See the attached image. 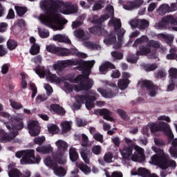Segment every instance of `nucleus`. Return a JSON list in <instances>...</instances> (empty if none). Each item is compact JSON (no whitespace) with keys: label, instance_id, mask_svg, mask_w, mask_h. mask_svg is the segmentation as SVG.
<instances>
[{"label":"nucleus","instance_id":"obj_58","mask_svg":"<svg viewBox=\"0 0 177 177\" xmlns=\"http://www.w3.org/2000/svg\"><path fill=\"white\" fill-rule=\"evenodd\" d=\"M154 143L158 147H162V146H165V142L160 138H155Z\"/></svg>","mask_w":177,"mask_h":177},{"label":"nucleus","instance_id":"obj_38","mask_svg":"<svg viewBox=\"0 0 177 177\" xmlns=\"http://www.w3.org/2000/svg\"><path fill=\"white\" fill-rule=\"evenodd\" d=\"M17 41L13 39H8L7 41V48L9 50H15L17 48Z\"/></svg>","mask_w":177,"mask_h":177},{"label":"nucleus","instance_id":"obj_54","mask_svg":"<svg viewBox=\"0 0 177 177\" xmlns=\"http://www.w3.org/2000/svg\"><path fill=\"white\" fill-rule=\"evenodd\" d=\"M30 90L32 92L31 97L32 99H34V97L37 96V93H38V89L37 88V86H35V84H30Z\"/></svg>","mask_w":177,"mask_h":177},{"label":"nucleus","instance_id":"obj_49","mask_svg":"<svg viewBox=\"0 0 177 177\" xmlns=\"http://www.w3.org/2000/svg\"><path fill=\"white\" fill-rule=\"evenodd\" d=\"M125 30H124L123 28H120L118 31V40L119 42H122L123 41V38H124V35H125Z\"/></svg>","mask_w":177,"mask_h":177},{"label":"nucleus","instance_id":"obj_44","mask_svg":"<svg viewBox=\"0 0 177 177\" xmlns=\"http://www.w3.org/2000/svg\"><path fill=\"white\" fill-rule=\"evenodd\" d=\"M9 102L11 107H12V109L15 110H20V109H23V104H21L20 102H16L13 100H10Z\"/></svg>","mask_w":177,"mask_h":177},{"label":"nucleus","instance_id":"obj_23","mask_svg":"<svg viewBox=\"0 0 177 177\" xmlns=\"http://www.w3.org/2000/svg\"><path fill=\"white\" fill-rule=\"evenodd\" d=\"M150 52H151V48H150L149 46L146 44H142L139 46V50H137L136 55L146 56V55H149Z\"/></svg>","mask_w":177,"mask_h":177},{"label":"nucleus","instance_id":"obj_5","mask_svg":"<svg viewBox=\"0 0 177 177\" xmlns=\"http://www.w3.org/2000/svg\"><path fill=\"white\" fill-rule=\"evenodd\" d=\"M149 129L151 133H156V132H164V133L168 137L169 140H172L174 138L169 124L165 122H160L159 124L152 123L149 125Z\"/></svg>","mask_w":177,"mask_h":177},{"label":"nucleus","instance_id":"obj_1","mask_svg":"<svg viewBox=\"0 0 177 177\" xmlns=\"http://www.w3.org/2000/svg\"><path fill=\"white\" fill-rule=\"evenodd\" d=\"M40 8L44 10L46 15L41 14L39 20L47 26L50 27L53 24H60V15L59 12L63 15H71L72 13H78V6L71 3H64V1L55 0L49 1L48 0H42L40 2Z\"/></svg>","mask_w":177,"mask_h":177},{"label":"nucleus","instance_id":"obj_40","mask_svg":"<svg viewBox=\"0 0 177 177\" xmlns=\"http://www.w3.org/2000/svg\"><path fill=\"white\" fill-rule=\"evenodd\" d=\"M9 177H21V172L19 169L12 168L8 171Z\"/></svg>","mask_w":177,"mask_h":177},{"label":"nucleus","instance_id":"obj_13","mask_svg":"<svg viewBox=\"0 0 177 177\" xmlns=\"http://www.w3.org/2000/svg\"><path fill=\"white\" fill-rule=\"evenodd\" d=\"M28 129L30 135L32 136H38L41 133L39 122L36 120H32L28 123Z\"/></svg>","mask_w":177,"mask_h":177},{"label":"nucleus","instance_id":"obj_55","mask_svg":"<svg viewBox=\"0 0 177 177\" xmlns=\"http://www.w3.org/2000/svg\"><path fill=\"white\" fill-rule=\"evenodd\" d=\"M112 23L113 24V28L115 31H118V30H121L122 24L121 21L117 20H113Z\"/></svg>","mask_w":177,"mask_h":177},{"label":"nucleus","instance_id":"obj_35","mask_svg":"<svg viewBox=\"0 0 177 177\" xmlns=\"http://www.w3.org/2000/svg\"><path fill=\"white\" fill-rule=\"evenodd\" d=\"M154 77L157 80H162L167 77V72L165 69H159L156 73H154Z\"/></svg>","mask_w":177,"mask_h":177},{"label":"nucleus","instance_id":"obj_11","mask_svg":"<svg viewBox=\"0 0 177 177\" xmlns=\"http://www.w3.org/2000/svg\"><path fill=\"white\" fill-rule=\"evenodd\" d=\"M80 64V59L73 60V59H66L61 61L59 63L55 64L53 66V68L58 71H63L64 68L70 67V66H78Z\"/></svg>","mask_w":177,"mask_h":177},{"label":"nucleus","instance_id":"obj_43","mask_svg":"<svg viewBox=\"0 0 177 177\" xmlns=\"http://www.w3.org/2000/svg\"><path fill=\"white\" fill-rule=\"evenodd\" d=\"M79 168L82 172H83L85 175H88V174H91V167L86 164L82 163L79 165Z\"/></svg>","mask_w":177,"mask_h":177},{"label":"nucleus","instance_id":"obj_2","mask_svg":"<svg viewBox=\"0 0 177 177\" xmlns=\"http://www.w3.org/2000/svg\"><path fill=\"white\" fill-rule=\"evenodd\" d=\"M152 150L156 153L151 157V161L153 165H158L161 169H168L169 167H176V162L171 160L169 155L165 153L164 150L152 147Z\"/></svg>","mask_w":177,"mask_h":177},{"label":"nucleus","instance_id":"obj_52","mask_svg":"<svg viewBox=\"0 0 177 177\" xmlns=\"http://www.w3.org/2000/svg\"><path fill=\"white\" fill-rule=\"evenodd\" d=\"M159 38L165 39V41H168L169 42H172L174 41V36L165 35L164 33L159 35Z\"/></svg>","mask_w":177,"mask_h":177},{"label":"nucleus","instance_id":"obj_46","mask_svg":"<svg viewBox=\"0 0 177 177\" xmlns=\"http://www.w3.org/2000/svg\"><path fill=\"white\" fill-rule=\"evenodd\" d=\"M158 68V65L156 63L151 64H147L144 66V69L145 71H154V70H157Z\"/></svg>","mask_w":177,"mask_h":177},{"label":"nucleus","instance_id":"obj_9","mask_svg":"<svg viewBox=\"0 0 177 177\" xmlns=\"http://www.w3.org/2000/svg\"><path fill=\"white\" fill-rule=\"evenodd\" d=\"M44 163L47 167H49L52 170H53L55 175L57 176H66L67 171L64 169L63 167H59V165H57V161H56L55 159H52L50 156H48L45 159Z\"/></svg>","mask_w":177,"mask_h":177},{"label":"nucleus","instance_id":"obj_34","mask_svg":"<svg viewBox=\"0 0 177 177\" xmlns=\"http://www.w3.org/2000/svg\"><path fill=\"white\" fill-rule=\"evenodd\" d=\"M15 9L17 12V15H18L19 17H23V16L27 13V8L26 7L15 6Z\"/></svg>","mask_w":177,"mask_h":177},{"label":"nucleus","instance_id":"obj_59","mask_svg":"<svg viewBox=\"0 0 177 177\" xmlns=\"http://www.w3.org/2000/svg\"><path fill=\"white\" fill-rule=\"evenodd\" d=\"M40 38H48L49 37V31L46 30H39Z\"/></svg>","mask_w":177,"mask_h":177},{"label":"nucleus","instance_id":"obj_56","mask_svg":"<svg viewBox=\"0 0 177 177\" xmlns=\"http://www.w3.org/2000/svg\"><path fill=\"white\" fill-rule=\"evenodd\" d=\"M148 46H151V48H154L156 49L155 50H157L160 46L158 44V41L151 40L148 44Z\"/></svg>","mask_w":177,"mask_h":177},{"label":"nucleus","instance_id":"obj_14","mask_svg":"<svg viewBox=\"0 0 177 177\" xmlns=\"http://www.w3.org/2000/svg\"><path fill=\"white\" fill-rule=\"evenodd\" d=\"M77 84H79V85H74V89L76 92L90 91V89H92V86H93V82L78 80Z\"/></svg>","mask_w":177,"mask_h":177},{"label":"nucleus","instance_id":"obj_6","mask_svg":"<svg viewBox=\"0 0 177 177\" xmlns=\"http://www.w3.org/2000/svg\"><path fill=\"white\" fill-rule=\"evenodd\" d=\"M55 145L57 147L58 151L53 156V158L58 162V164L63 165L67 162L66 156H64V151H67V149H68V145L63 140H57L55 142Z\"/></svg>","mask_w":177,"mask_h":177},{"label":"nucleus","instance_id":"obj_15","mask_svg":"<svg viewBox=\"0 0 177 177\" xmlns=\"http://www.w3.org/2000/svg\"><path fill=\"white\" fill-rule=\"evenodd\" d=\"M136 1H127L126 5L123 6V8L125 10H133V9H138V8H140L142 5L144 3L143 0H134Z\"/></svg>","mask_w":177,"mask_h":177},{"label":"nucleus","instance_id":"obj_28","mask_svg":"<svg viewBox=\"0 0 177 177\" xmlns=\"http://www.w3.org/2000/svg\"><path fill=\"white\" fill-rule=\"evenodd\" d=\"M110 17H114V15H101V17L97 19L93 18L92 20V24H102L103 21H106V20H107L108 19H110Z\"/></svg>","mask_w":177,"mask_h":177},{"label":"nucleus","instance_id":"obj_30","mask_svg":"<svg viewBox=\"0 0 177 177\" xmlns=\"http://www.w3.org/2000/svg\"><path fill=\"white\" fill-rule=\"evenodd\" d=\"M138 174L142 177H157V175L152 174L150 171L145 168L140 167L138 168Z\"/></svg>","mask_w":177,"mask_h":177},{"label":"nucleus","instance_id":"obj_33","mask_svg":"<svg viewBox=\"0 0 177 177\" xmlns=\"http://www.w3.org/2000/svg\"><path fill=\"white\" fill-rule=\"evenodd\" d=\"M61 128L62 133H67L71 131V124L68 121L64 122L61 123Z\"/></svg>","mask_w":177,"mask_h":177},{"label":"nucleus","instance_id":"obj_41","mask_svg":"<svg viewBox=\"0 0 177 177\" xmlns=\"http://www.w3.org/2000/svg\"><path fill=\"white\" fill-rule=\"evenodd\" d=\"M116 113L121 117L122 120H124V121H129V116H128V114H127L125 111L118 109H117Z\"/></svg>","mask_w":177,"mask_h":177},{"label":"nucleus","instance_id":"obj_61","mask_svg":"<svg viewBox=\"0 0 177 177\" xmlns=\"http://www.w3.org/2000/svg\"><path fill=\"white\" fill-rule=\"evenodd\" d=\"M138 59H139V57H138L130 56L127 59V61L128 62V63H131L133 64H135L138 63Z\"/></svg>","mask_w":177,"mask_h":177},{"label":"nucleus","instance_id":"obj_18","mask_svg":"<svg viewBox=\"0 0 177 177\" xmlns=\"http://www.w3.org/2000/svg\"><path fill=\"white\" fill-rule=\"evenodd\" d=\"M99 70L100 73H102V74H107L109 70H115V65L106 61L100 66Z\"/></svg>","mask_w":177,"mask_h":177},{"label":"nucleus","instance_id":"obj_22","mask_svg":"<svg viewBox=\"0 0 177 177\" xmlns=\"http://www.w3.org/2000/svg\"><path fill=\"white\" fill-rule=\"evenodd\" d=\"M80 156L85 164H89V158H91V156H92V152L85 147L80 150Z\"/></svg>","mask_w":177,"mask_h":177},{"label":"nucleus","instance_id":"obj_57","mask_svg":"<svg viewBox=\"0 0 177 177\" xmlns=\"http://www.w3.org/2000/svg\"><path fill=\"white\" fill-rule=\"evenodd\" d=\"M111 160H113V153H111V152L105 153L104 156V160L106 162H111Z\"/></svg>","mask_w":177,"mask_h":177},{"label":"nucleus","instance_id":"obj_12","mask_svg":"<svg viewBox=\"0 0 177 177\" xmlns=\"http://www.w3.org/2000/svg\"><path fill=\"white\" fill-rule=\"evenodd\" d=\"M142 88H146L147 91H149V96L151 97H154V96L157 94V89H158V87L153 83V82L150 80H144L142 82L141 84Z\"/></svg>","mask_w":177,"mask_h":177},{"label":"nucleus","instance_id":"obj_62","mask_svg":"<svg viewBox=\"0 0 177 177\" xmlns=\"http://www.w3.org/2000/svg\"><path fill=\"white\" fill-rule=\"evenodd\" d=\"M169 153L173 158H177V147H171L169 148Z\"/></svg>","mask_w":177,"mask_h":177},{"label":"nucleus","instance_id":"obj_37","mask_svg":"<svg viewBox=\"0 0 177 177\" xmlns=\"http://www.w3.org/2000/svg\"><path fill=\"white\" fill-rule=\"evenodd\" d=\"M169 80L177 82V68H171L169 70Z\"/></svg>","mask_w":177,"mask_h":177},{"label":"nucleus","instance_id":"obj_36","mask_svg":"<svg viewBox=\"0 0 177 177\" xmlns=\"http://www.w3.org/2000/svg\"><path fill=\"white\" fill-rule=\"evenodd\" d=\"M75 37L78 38V39H89V38L84 39L85 37V31L81 28H78L74 31Z\"/></svg>","mask_w":177,"mask_h":177},{"label":"nucleus","instance_id":"obj_7","mask_svg":"<svg viewBox=\"0 0 177 177\" xmlns=\"http://www.w3.org/2000/svg\"><path fill=\"white\" fill-rule=\"evenodd\" d=\"M89 32L91 34H94L95 35H96V34H97L98 32H104V35L106 37L104 39V42L106 45H114V44L117 42V37L115 36V34L113 33V32H111L110 34H109V32H107V30H102V26H96L90 28Z\"/></svg>","mask_w":177,"mask_h":177},{"label":"nucleus","instance_id":"obj_29","mask_svg":"<svg viewBox=\"0 0 177 177\" xmlns=\"http://www.w3.org/2000/svg\"><path fill=\"white\" fill-rule=\"evenodd\" d=\"M69 157L71 161H73V162H75L77 160H78L80 156L78 155V152L75 149V148H70L69 149Z\"/></svg>","mask_w":177,"mask_h":177},{"label":"nucleus","instance_id":"obj_50","mask_svg":"<svg viewBox=\"0 0 177 177\" xmlns=\"http://www.w3.org/2000/svg\"><path fill=\"white\" fill-rule=\"evenodd\" d=\"M92 152L95 156H99L102 153V147L100 145H94L92 148Z\"/></svg>","mask_w":177,"mask_h":177},{"label":"nucleus","instance_id":"obj_45","mask_svg":"<svg viewBox=\"0 0 177 177\" xmlns=\"http://www.w3.org/2000/svg\"><path fill=\"white\" fill-rule=\"evenodd\" d=\"M39 49H40V47L38 44H32L30 50V55H32V56H35V55H38L39 53Z\"/></svg>","mask_w":177,"mask_h":177},{"label":"nucleus","instance_id":"obj_10","mask_svg":"<svg viewBox=\"0 0 177 177\" xmlns=\"http://www.w3.org/2000/svg\"><path fill=\"white\" fill-rule=\"evenodd\" d=\"M35 72L40 78L48 77L51 82H57V81H59L60 80L57 75L52 74L50 71L46 69L45 66H41L39 64L37 65L35 67Z\"/></svg>","mask_w":177,"mask_h":177},{"label":"nucleus","instance_id":"obj_48","mask_svg":"<svg viewBox=\"0 0 177 177\" xmlns=\"http://www.w3.org/2000/svg\"><path fill=\"white\" fill-rule=\"evenodd\" d=\"M169 84L167 86V92H172L174 89H175V87L177 86V82L176 81H172L169 79Z\"/></svg>","mask_w":177,"mask_h":177},{"label":"nucleus","instance_id":"obj_17","mask_svg":"<svg viewBox=\"0 0 177 177\" xmlns=\"http://www.w3.org/2000/svg\"><path fill=\"white\" fill-rule=\"evenodd\" d=\"M75 99L77 103H80L82 104H85L86 100H95V95H91L88 93L86 94H81V95H76L75 96Z\"/></svg>","mask_w":177,"mask_h":177},{"label":"nucleus","instance_id":"obj_64","mask_svg":"<svg viewBox=\"0 0 177 177\" xmlns=\"http://www.w3.org/2000/svg\"><path fill=\"white\" fill-rule=\"evenodd\" d=\"M48 129L50 133H55V132L59 129V127H57L56 124H52L48 128Z\"/></svg>","mask_w":177,"mask_h":177},{"label":"nucleus","instance_id":"obj_31","mask_svg":"<svg viewBox=\"0 0 177 177\" xmlns=\"http://www.w3.org/2000/svg\"><path fill=\"white\" fill-rule=\"evenodd\" d=\"M163 21L166 22V24H171L172 26H177V19H175L172 15H168L163 17Z\"/></svg>","mask_w":177,"mask_h":177},{"label":"nucleus","instance_id":"obj_26","mask_svg":"<svg viewBox=\"0 0 177 177\" xmlns=\"http://www.w3.org/2000/svg\"><path fill=\"white\" fill-rule=\"evenodd\" d=\"M37 153L40 154H49L53 151V148L50 146H40L36 149Z\"/></svg>","mask_w":177,"mask_h":177},{"label":"nucleus","instance_id":"obj_51","mask_svg":"<svg viewBox=\"0 0 177 177\" xmlns=\"http://www.w3.org/2000/svg\"><path fill=\"white\" fill-rule=\"evenodd\" d=\"M82 146L83 147H87L88 143H89V138H88V136L86 134H82Z\"/></svg>","mask_w":177,"mask_h":177},{"label":"nucleus","instance_id":"obj_16","mask_svg":"<svg viewBox=\"0 0 177 177\" xmlns=\"http://www.w3.org/2000/svg\"><path fill=\"white\" fill-rule=\"evenodd\" d=\"M97 91L104 97H114L116 93H118L117 87H115V91L110 88L103 89L102 88H98Z\"/></svg>","mask_w":177,"mask_h":177},{"label":"nucleus","instance_id":"obj_20","mask_svg":"<svg viewBox=\"0 0 177 177\" xmlns=\"http://www.w3.org/2000/svg\"><path fill=\"white\" fill-rule=\"evenodd\" d=\"M95 113H98L100 115H102L104 120H106L107 121H113V118L111 117L113 112L110 111L107 109H97L95 111Z\"/></svg>","mask_w":177,"mask_h":177},{"label":"nucleus","instance_id":"obj_63","mask_svg":"<svg viewBox=\"0 0 177 177\" xmlns=\"http://www.w3.org/2000/svg\"><path fill=\"white\" fill-rule=\"evenodd\" d=\"M24 128V123L23 122V120H20L18 121V122L15 125V129L17 131H21Z\"/></svg>","mask_w":177,"mask_h":177},{"label":"nucleus","instance_id":"obj_32","mask_svg":"<svg viewBox=\"0 0 177 177\" xmlns=\"http://www.w3.org/2000/svg\"><path fill=\"white\" fill-rule=\"evenodd\" d=\"M146 42H149V37L146 35H142L135 40L133 46H134V48H137L139 44H146Z\"/></svg>","mask_w":177,"mask_h":177},{"label":"nucleus","instance_id":"obj_3","mask_svg":"<svg viewBox=\"0 0 177 177\" xmlns=\"http://www.w3.org/2000/svg\"><path fill=\"white\" fill-rule=\"evenodd\" d=\"M133 151V145L124 147L122 149L120 150L124 160L127 161L131 160V161H134L135 162H145L146 156H145V150L142 148L137 147L136 151L132 155Z\"/></svg>","mask_w":177,"mask_h":177},{"label":"nucleus","instance_id":"obj_39","mask_svg":"<svg viewBox=\"0 0 177 177\" xmlns=\"http://www.w3.org/2000/svg\"><path fill=\"white\" fill-rule=\"evenodd\" d=\"M46 50L50 53H59L60 52V49L58 47H56L55 44H50L46 46Z\"/></svg>","mask_w":177,"mask_h":177},{"label":"nucleus","instance_id":"obj_27","mask_svg":"<svg viewBox=\"0 0 177 177\" xmlns=\"http://www.w3.org/2000/svg\"><path fill=\"white\" fill-rule=\"evenodd\" d=\"M131 81L129 79H120L118 82V86L121 89V91H124L128 88Z\"/></svg>","mask_w":177,"mask_h":177},{"label":"nucleus","instance_id":"obj_21","mask_svg":"<svg viewBox=\"0 0 177 177\" xmlns=\"http://www.w3.org/2000/svg\"><path fill=\"white\" fill-rule=\"evenodd\" d=\"M131 27H138L141 30H145V28H147L149 27V21L146 19H139L136 21H133L131 24Z\"/></svg>","mask_w":177,"mask_h":177},{"label":"nucleus","instance_id":"obj_4","mask_svg":"<svg viewBox=\"0 0 177 177\" xmlns=\"http://www.w3.org/2000/svg\"><path fill=\"white\" fill-rule=\"evenodd\" d=\"M79 68H81L83 71L82 75H78L75 79H73V84H78V81H88L93 82V80L89 78V75H91V70L93 66H95V61H87L85 62L82 59H80L79 61Z\"/></svg>","mask_w":177,"mask_h":177},{"label":"nucleus","instance_id":"obj_8","mask_svg":"<svg viewBox=\"0 0 177 177\" xmlns=\"http://www.w3.org/2000/svg\"><path fill=\"white\" fill-rule=\"evenodd\" d=\"M24 157L20 160L21 165H27L28 164H39L41 162V156L37 155L35 156V151L34 149L24 150Z\"/></svg>","mask_w":177,"mask_h":177},{"label":"nucleus","instance_id":"obj_53","mask_svg":"<svg viewBox=\"0 0 177 177\" xmlns=\"http://www.w3.org/2000/svg\"><path fill=\"white\" fill-rule=\"evenodd\" d=\"M45 140H46L45 136L37 137V138H35L34 139V143L35 145H39V146H41V145H42V143H44Z\"/></svg>","mask_w":177,"mask_h":177},{"label":"nucleus","instance_id":"obj_60","mask_svg":"<svg viewBox=\"0 0 177 177\" xmlns=\"http://www.w3.org/2000/svg\"><path fill=\"white\" fill-rule=\"evenodd\" d=\"M93 139H95V140H97V142H100V143H103L104 140H103V135L100 134V133H95L93 136Z\"/></svg>","mask_w":177,"mask_h":177},{"label":"nucleus","instance_id":"obj_42","mask_svg":"<svg viewBox=\"0 0 177 177\" xmlns=\"http://www.w3.org/2000/svg\"><path fill=\"white\" fill-rule=\"evenodd\" d=\"M95 100H88L86 101V102H84L86 109H87V110H92V109L95 107V102H96L97 98L95 96Z\"/></svg>","mask_w":177,"mask_h":177},{"label":"nucleus","instance_id":"obj_25","mask_svg":"<svg viewBox=\"0 0 177 177\" xmlns=\"http://www.w3.org/2000/svg\"><path fill=\"white\" fill-rule=\"evenodd\" d=\"M53 41H57L58 42H64V44H71V40L68 37L63 35L62 34L55 35L53 37Z\"/></svg>","mask_w":177,"mask_h":177},{"label":"nucleus","instance_id":"obj_47","mask_svg":"<svg viewBox=\"0 0 177 177\" xmlns=\"http://www.w3.org/2000/svg\"><path fill=\"white\" fill-rule=\"evenodd\" d=\"M112 57L115 59L116 60H121L124 58V54L118 52V51H113L111 53Z\"/></svg>","mask_w":177,"mask_h":177},{"label":"nucleus","instance_id":"obj_24","mask_svg":"<svg viewBox=\"0 0 177 177\" xmlns=\"http://www.w3.org/2000/svg\"><path fill=\"white\" fill-rule=\"evenodd\" d=\"M19 135V131H13L10 134H3L1 138H0V142L3 143H6L8 142H10V140H13L16 136Z\"/></svg>","mask_w":177,"mask_h":177},{"label":"nucleus","instance_id":"obj_19","mask_svg":"<svg viewBox=\"0 0 177 177\" xmlns=\"http://www.w3.org/2000/svg\"><path fill=\"white\" fill-rule=\"evenodd\" d=\"M50 109L52 110V111H54V113H57V115H60L61 117L66 115V109H64V108L61 106L59 104H52L50 105Z\"/></svg>","mask_w":177,"mask_h":177}]
</instances>
